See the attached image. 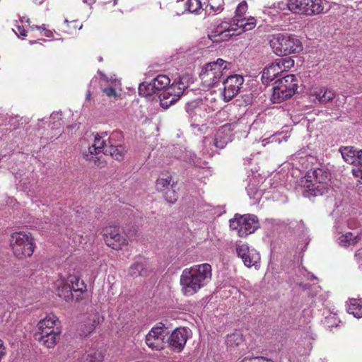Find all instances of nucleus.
Masks as SVG:
<instances>
[{"mask_svg": "<svg viewBox=\"0 0 362 362\" xmlns=\"http://www.w3.org/2000/svg\"><path fill=\"white\" fill-rule=\"evenodd\" d=\"M212 277L211 266L208 263L185 268L180 276L181 291L185 296H191L206 286Z\"/></svg>", "mask_w": 362, "mask_h": 362, "instance_id": "nucleus-1", "label": "nucleus"}, {"mask_svg": "<svg viewBox=\"0 0 362 362\" xmlns=\"http://www.w3.org/2000/svg\"><path fill=\"white\" fill-rule=\"evenodd\" d=\"M329 173L322 168L311 169L300 180V187L305 197L322 196L328 192Z\"/></svg>", "mask_w": 362, "mask_h": 362, "instance_id": "nucleus-2", "label": "nucleus"}, {"mask_svg": "<svg viewBox=\"0 0 362 362\" xmlns=\"http://www.w3.org/2000/svg\"><path fill=\"white\" fill-rule=\"evenodd\" d=\"M61 333L62 328L58 317L50 314L37 322L34 337L41 345L52 349L59 342Z\"/></svg>", "mask_w": 362, "mask_h": 362, "instance_id": "nucleus-3", "label": "nucleus"}, {"mask_svg": "<svg viewBox=\"0 0 362 362\" xmlns=\"http://www.w3.org/2000/svg\"><path fill=\"white\" fill-rule=\"evenodd\" d=\"M230 67L231 63L222 59L206 64L199 74L202 85L208 88L216 86Z\"/></svg>", "mask_w": 362, "mask_h": 362, "instance_id": "nucleus-4", "label": "nucleus"}, {"mask_svg": "<svg viewBox=\"0 0 362 362\" xmlns=\"http://www.w3.org/2000/svg\"><path fill=\"white\" fill-rule=\"evenodd\" d=\"M274 52L279 56L299 53L303 50L300 40L293 35L279 33L270 40Z\"/></svg>", "mask_w": 362, "mask_h": 362, "instance_id": "nucleus-5", "label": "nucleus"}, {"mask_svg": "<svg viewBox=\"0 0 362 362\" xmlns=\"http://www.w3.org/2000/svg\"><path fill=\"white\" fill-rule=\"evenodd\" d=\"M57 287L58 296L66 301L72 300L74 298V292L80 294L87 291L86 285L80 277L76 275H69L67 279H59L56 282ZM76 300L79 301L82 298L81 295L76 294Z\"/></svg>", "mask_w": 362, "mask_h": 362, "instance_id": "nucleus-6", "label": "nucleus"}, {"mask_svg": "<svg viewBox=\"0 0 362 362\" xmlns=\"http://www.w3.org/2000/svg\"><path fill=\"white\" fill-rule=\"evenodd\" d=\"M298 81L293 74H288L275 81L272 100L280 103L291 98L296 92Z\"/></svg>", "mask_w": 362, "mask_h": 362, "instance_id": "nucleus-7", "label": "nucleus"}, {"mask_svg": "<svg viewBox=\"0 0 362 362\" xmlns=\"http://www.w3.org/2000/svg\"><path fill=\"white\" fill-rule=\"evenodd\" d=\"M10 245L14 256L18 259L30 257L34 252V239L29 233H13L11 237Z\"/></svg>", "mask_w": 362, "mask_h": 362, "instance_id": "nucleus-8", "label": "nucleus"}, {"mask_svg": "<svg viewBox=\"0 0 362 362\" xmlns=\"http://www.w3.org/2000/svg\"><path fill=\"white\" fill-rule=\"evenodd\" d=\"M288 8L293 13L306 16L326 13L324 0H290L287 3Z\"/></svg>", "mask_w": 362, "mask_h": 362, "instance_id": "nucleus-9", "label": "nucleus"}, {"mask_svg": "<svg viewBox=\"0 0 362 362\" xmlns=\"http://www.w3.org/2000/svg\"><path fill=\"white\" fill-rule=\"evenodd\" d=\"M230 230H235L239 237L245 238L254 233L259 226L256 216L250 214H235L229 221Z\"/></svg>", "mask_w": 362, "mask_h": 362, "instance_id": "nucleus-10", "label": "nucleus"}, {"mask_svg": "<svg viewBox=\"0 0 362 362\" xmlns=\"http://www.w3.org/2000/svg\"><path fill=\"white\" fill-rule=\"evenodd\" d=\"M101 234L107 246L112 250H120L129 245L128 240L122 234L120 227L117 225L106 226L102 229Z\"/></svg>", "mask_w": 362, "mask_h": 362, "instance_id": "nucleus-11", "label": "nucleus"}, {"mask_svg": "<svg viewBox=\"0 0 362 362\" xmlns=\"http://www.w3.org/2000/svg\"><path fill=\"white\" fill-rule=\"evenodd\" d=\"M187 88V85L182 81V78L175 79L170 86L160 93V103L163 108H168L171 105L177 101L184 91Z\"/></svg>", "mask_w": 362, "mask_h": 362, "instance_id": "nucleus-12", "label": "nucleus"}, {"mask_svg": "<svg viewBox=\"0 0 362 362\" xmlns=\"http://www.w3.org/2000/svg\"><path fill=\"white\" fill-rule=\"evenodd\" d=\"M344 161L353 165V175L362 183V150H358L353 146H346L340 148Z\"/></svg>", "mask_w": 362, "mask_h": 362, "instance_id": "nucleus-13", "label": "nucleus"}, {"mask_svg": "<svg viewBox=\"0 0 362 362\" xmlns=\"http://www.w3.org/2000/svg\"><path fill=\"white\" fill-rule=\"evenodd\" d=\"M248 8L247 4L245 1H241L236 8L235 15L232 19L235 27L242 30V32L249 31L255 28L257 20L253 17L244 18Z\"/></svg>", "mask_w": 362, "mask_h": 362, "instance_id": "nucleus-14", "label": "nucleus"}, {"mask_svg": "<svg viewBox=\"0 0 362 362\" xmlns=\"http://www.w3.org/2000/svg\"><path fill=\"white\" fill-rule=\"evenodd\" d=\"M151 329L146 335L145 343L152 350L160 351L165 346V328L162 323Z\"/></svg>", "mask_w": 362, "mask_h": 362, "instance_id": "nucleus-15", "label": "nucleus"}, {"mask_svg": "<svg viewBox=\"0 0 362 362\" xmlns=\"http://www.w3.org/2000/svg\"><path fill=\"white\" fill-rule=\"evenodd\" d=\"M190 330L185 327L174 329L167 339L170 349L174 352H181L189 338Z\"/></svg>", "mask_w": 362, "mask_h": 362, "instance_id": "nucleus-16", "label": "nucleus"}, {"mask_svg": "<svg viewBox=\"0 0 362 362\" xmlns=\"http://www.w3.org/2000/svg\"><path fill=\"white\" fill-rule=\"evenodd\" d=\"M244 82V78L241 75L234 74L228 76L223 81V97L226 102L232 100L239 93L241 86Z\"/></svg>", "mask_w": 362, "mask_h": 362, "instance_id": "nucleus-17", "label": "nucleus"}, {"mask_svg": "<svg viewBox=\"0 0 362 362\" xmlns=\"http://www.w3.org/2000/svg\"><path fill=\"white\" fill-rule=\"evenodd\" d=\"M233 22L222 21L211 31L209 37L214 42H222L229 40L233 35H235L236 28Z\"/></svg>", "mask_w": 362, "mask_h": 362, "instance_id": "nucleus-18", "label": "nucleus"}, {"mask_svg": "<svg viewBox=\"0 0 362 362\" xmlns=\"http://www.w3.org/2000/svg\"><path fill=\"white\" fill-rule=\"evenodd\" d=\"M236 252L247 267H257L260 260L259 253L254 249H250L247 244L237 245Z\"/></svg>", "mask_w": 362, "mask_h": 362, "instance_id": "nucleus-19", "label": "nucleus"}, {"mask_svg": "<svg viewBox=\"0 0 362 362\" xmlns=\"http://www.w3.org/2000/svg\"><path fill=\"white\" fill-rule=\"evenodd\" d=\"M175 185L171 176L160 177L156 182V188L158 192H165V200L171 204L175 203L177 199V195L173 189Z\"/></svg>", "mask_w": 362, "mask_h": 362, "instance_id": "nucleus-20", "label": "nucleus"}, {"mask_svg": "<svg viewBox=\"0 0 362 362\" xmlns=\"http://www.w3.org/2000/svg\"><path fill=\"white\" fill-rule=\"evenodd\" d=\"M100 323V317L98 313H90L86 319L80 323L78 332L81 337H86L92 334L96 327Z\"/></svg>", "mask_w": 362, "mask_h": 362, "instance_id": "nucleus-21", "label": "nucleus"}, {"mask_svg": "<svg viewBox=\"0 0 362 362\" xmlns=\"http://www.w3.org/2000/svg\"><path fill=\"white\" fill-rule=\"evenodd\" d=\"M282 73L284 72L279 64L275 61L264 69L262 75V83H267L270 81H272L279 76L281 75Z\"/></svg>", "mask_w": 362, "mask_h": 362, "instance_id": "nucleus-22", "label": "nucleus"}, {"mask_svg": "<svg viewBox=\"0 0 362 362\" xmlns=\"http://www.w3.org/2000/svg\"><path fill=\"white\" fill-rule=\"evenodd\" d=\"M321 104H326L332 101L336 96L335 92L329 88L322 87L313 94Z\"/></svg>", "mask_w": 362, "mask_h": 362, "instance_id": "nucleus-23", "label": "nucleus"}, {"mask_svg": "<svg viewBox=\"0 0 362 362\" xmlns=\"http://www.w3.org/2000/svg\"><path fill=\"white\" fill-rule=\"evenodd\" d=\"M105 154L110 153V156L117 161H122L125 158L127 153L126 148L122 145L114 146L110 144L108 148L105 149Z\"/></svg>", "mask_w": 362, "mask_h": 362, "instance_id": "nucleus-24", "label": "nucleus"}, {"mask_svg": "<svg viewBox=\"0 0 362 362\" xmlns=\"http://www.w3.org/2000/svg\"><path fill=\"white\" fill-rule=\"evenodd\" d=\"M94 146L92 144L88 147V150L83 153V157L86 160L93 162L99 168H103L104 165L100 162L101 153L98 151V149L93 150Z\"/></svg>", "mask_w": 362, "mask_h": 362, "instance_id": "nucleus-25", "label": "nucleus"}, {"mask_svg": "<svg viewBox=\"0 0 362 362\" xmlns=\"http://www.w3.org/2000/svg\"><path fill=\"white\" fill-rule=\"evenodd\" d=\"M83 27L82 23L78 20L69 21L65 19L61 25V30L66 34L72 35L79 30Z\"/></svg>", "mask_w": 362, "mask_h": 362, "instance_id": "nucleus-26", "label": "nucleus"}, {"mask_svg": "<svg viewBox=\"0 0 362 362\" xmlns=\"http://www.w3.org/2000/svg\"><path fill=\"white\" fill-rule=\"evenodd\" d=\"M150 271L142 262H134L129 268V274L132 277L148 276Z\"/></svg>", "mask_w": 362, "mask_h": 362, "instance_id": "nucleus-27", "label": "nucleus"}, {"mask_svg": "<svg viewBox=\"0 0 362 362\" xmlns=\"http://www.w3.org/2000/svg\"><path fill=\"white\" fill-rule=\"evenodd\" d=\"M229 141V135L226 132V129L222 127L218 129L214 139V146L219 149H223Z\"/></svg>", "mask_w": 362, "mask_h": 362, "instance_id": "nucleus-28", "label": "nucleus"}, {"mask_svg": "<svg viewBox=\"0 0 362 362\" xmlns=\"http://www.w3.org/2000/svg\"><path fill=\"white\" fill-rule=\"evenodd\" d=\"M346 310L356 318L362 317V300L356 298L349 299Z\"/></svg>", "mask_w": 362, "mask_h": 362, "instance_id": "nucleus-29", "label": "nucleus"}, {"mask_svg": "<svg viewBox=\"0 0 362 362\" xmlns=\"http://www.w3.org/2000/svg\"><path fill=\"white\" fill-rule=\"evenodd\" d=\"M152 82L153 88H155V90L158 94L160 91L163 92L168 87L170 83V79L166 75L160 74L153 78Z\"/></svg>", "mask_w": 362, "mask_h": 362, "instance_id": "nucleus-30", "label": "nucleus"}, {"mask_svg": "<svg viewBox=\"0 0 362 362\" xmlns=\"http://www.w3.org/2000/svg\"><path fill=\"white\" fill-rule=\"evenodd\" d=\"M138 90L139 94L144 97L150 96L153 94H157L155 88H153L152 81L150 83L143 82L141 84H139Z\"/></svg>", "mask_w": 362, "mask_h": 362, "instance_id": "nucleus-31", "label": "nucleus"}, {"mask_svg": "<svg viewBox=\"0 0 362 362\" xmlns=\"http://www.w3.org/2000/svg\"><path fill=\"white\" fill-rule=\"evenodd\" d=\"M244 341L243 336L239 332L228 334L226 337V344L228 346L233 348L241 344Z\"/></svg>", "mask_w": 362, "mask_h": 362, "instance_id": "nucleus-32", "label": "nucleus"}, {"mask_svg": "<svg viewBox=\"0 0 362 362\" xmlns=\"http://www.w3.org/2000/svg\"><path fill=\"white\" fill-rule=\"evenodd\" d=\"M340 243L344 246L354 245L356 244L361 238L358 235H354L352 233H346L339 238Z\"/></svg>", "mask_w": 362, "mask_h": 362, "instance_id": "nucleus-33", "label": "nucleus"}, {"mask_svg": "<svg viewBox=\"0 0 362 362\" xmlns=\"http://www.w3.org/2000/svg\"><path fill=\"white\" fill-rule=\"evenodd\" d=\"M202 5L200 0H187L186 10L189 13H198L202 9Z\"/></svg>", "mask_w": 362, "mask_h": 362, "instance_id": "nucleus-34", "label": "nucleus"}, {"mask_svg": "<svg viewBox=\"0 0 362 362\" xmlns=\"http://www.w3.org/2000/svg\"><path fill=\"white\" fill-rule=\"evenodd\" d=\"M93 145L95 146L93 150L98 149V152H100L101 153L105 152V149L108 148V147L106 146L105 140L103 139L100 136H99L98 134H96L94 139V142Z\"/></svg>", "mask_w": 362, "mask_h": 362, "instance_id": "nucleus-35", "label": "nucleus"}, {"mask_svg": "<svg viewBox=\"0 0 362 362\" xmlns=\"http://www.w3.org/2000/svg\"><path fill=\"white\" fill-rule=\"evenodd\" d=\"M276 61L279 64L283 72L286 71L294 66V60L291 57L280 58Z\"/></svg>", "mask_w": 362, "mask_h": 362, "instance_id": "nucleus-36", "label": "nucleus"}, {"mask_svg": "<svg viewBox=\"0 0 362 362\" xmlns=\"http://www.w3.org/2000/svg\"><path fill=\"white\" fill-rule=\"evenodd\" d=\"M13 30L21 39H24L27 36V31L23 25H16Z\"/></svg>", "mask_w": 362, "mask_h": 362, "instance_id": "nucleus-37", "label": "nucleus"}, {"mask_svg": "<svg viewBox=\"0 0 362 362\" xmlns=\"http://www.w3.org/2000/svg\"><path fill=\"white\" fill-rule=\"evenodd\" d=\"M84 362H103V356L100 353L88 354Z\"/></svg>", "mask_w": 362, "mask_h": 362, "instance_id": "nucleus-38", "label": "nucleus"}, {"mask_svg": "<svg viewBox=\"0 0 362 362\" xmlns=\"http://www.w3.org/2000/svg\"><path fill=\"white\" fill-rule=\"evenodd\" d=\"M102 91L110 98H117L118 95L115 88L112 87L103 88L101 87Z\"/></svg>", "mask_w": 362, "mask_h": 362, "instance_id": "nucleus-39", "label": "nucleus"}, {"mask_svg": "<svg viewBox=\"0 0 362 362\" xmlns=\"http://www.w3.org/2000/svg\"><path fill=\"white\" fill-rule=\"evenodd\" d=\"M246 362H274L273 360L263 356L252 357L246 358Z\"/></svg>", "mask_w": 362, "mask_h": 362, "instance_id": "nucleus-40", "label": "nucleus"}, {"mask_svg": "<svg viewBox=\"0 0 362 362\" xmlns=\"http://www.w3.org/2000/svg\"><path fill=\"white\" fill-rule=\"evenodd\" d=\"M30 25V28L32 30H34L35 29L36 30H41V33L42 32H44V35L46 36V37H50L52 35V32L49 30H47L42 27H40V26H37V25H30Z\"/></svg>", "mask_w": 362, "mask_h": 362, "instance_id": "nucleus-41", "label": "nucleus"}, {"mask_svg": "<svg viewBox=\"0 0 362 362\" xmlns=\"http://www.w3.org/2000/svg\"><path fill=\"white\" fill-rule=\"evenodd\" d=\"M209 6L211 7V9L213 10L214 12H220L223 9L222 4H220L218 6H216L214 2V0H211Z\"/></svg>", "mask_w": 362, "mask_h": 362, "instance_id": "nucleus-42", "label": "nucleus"}, {"mask_svg": "<svg viewBox=\"0 0 362 362\" xmlns=\"http://www.w3.org/2000/svg\"><path fill=\"white\" fill-rule=\"evenodd\" d=\"M33 1L35 4H42V2L44 1V0H33Z\"/></svg>", "mask_w": 362, "mask_h": 362, "instance_id": "nucleus-43", "label": "nucleus"}, {"mask_svg": "<svg viewBox=\"0 0 362 362\" xmlns=\"http://www.w3.org/2000/svg\"><path fill=\"white\" fill-rule=\"evenodd\" d=\"M90 91H88V93H87V95H86V98H87V99H88V100H89V99H90Z\"/></svg>", "mask_w": 362, "mask_h": 362, "instance_id": "nucleus-44", "label": "nucleus"}]
</instances>
